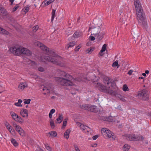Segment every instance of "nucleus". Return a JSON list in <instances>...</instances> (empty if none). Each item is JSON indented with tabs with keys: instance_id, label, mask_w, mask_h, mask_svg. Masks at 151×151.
<instances>
[{
	"instance_id": "obj_1",
	"label": "nucleus",
	"mask_w": 151,
	"mask_h": 151,
	"mask_svg": "<svg viewBox=\"0 0 151 151\" xmlns=\"http://www.w3.org/2000/svg\"><path fill=\"white\" fill-rule=\"evenodd\" d=\"M38 47L47 53L44 56H38V60L45 63H47V62H50L57 65L60 64L61 62L60 61V57L54 52L50 50L48 47L39 41Z\"/></svg>"
},
{
	"instance_id": "obj_2",
	"label": "nucleus",
	"mask_w": 151,
	"mask_h": 151,
	"mask_svg": "<svg viewBox=\"0 0 151 151\" xmlns=\"http://www.w3.org/2000/svg\"><path fill=\"white\" fill-rule=\"evenodd\" d=\"M134 1L139 24L144 29H146L147 27V23L141 3L139 0H134Z\"/></svg>"
},
{
	"instance_id": "obj_3",
	"label": "nucleus",
	"mask_w": 151,
	"mask_h": 151,
	"mask_svg": "<svg viewBox=\"0 0 151 151\" xmlns=\"http://www.w3.org/2000/svg\"><path fill=\"white\" fill-rule=\"evenodd\" d=\"M58 76L61 77H65L66 78H57L56 79L58 83L60 85L67 86H73L74 84L72 82L74 78L70 75L66 73L65 72L60 70H57Z\"/></svg>"
},
{
	"instance_id": "obj_4",
	"label": "nucleus",
	"mask_w": 151,
	"mask_h": 151,
	"mask_svg": "<svg viewBox=\"0 0 151 151\" xmlns=\"http://www.w3.org/2000/svg\"><path fill=\"white\" fill-rule=\"evenodd\" d=\"M10 50L12 53L15 55L19 56L23 54L30 56L32 55L31 51L21 46H15L12 47L10 48Z\"/></svg>"
},
{
	"instance_id": "obj_5",
	"label": "nucleus",
	"mask_w": 151,
	"mask_h": 151,
	"mask_svg": "<svg viewBox=\"0 0 151 151\" xmlns=\"http://www.w3.org/2000/svg\"><path fill=\"white\" fill-rule=\"evenodd\" d=\"M149 93L147 90L144 89L138 93V95L139 97H142V100L147 101L149 99Z\"/></svg>"
},
{
	"instance_id": "obj_6",
	"label": "nucleus",
	"mask_w": 151,
	"mask_h": 151,
	"mask_svg": "<svg viewBox=\"0 0 151 151\" xmlns=\"http://www.w3.org/2000/svg\"><path fill=\"white\" fill-rule=\"evenodd\" d=\"M91 29V33H92L91 35H94L100 32L101 30V28L99 26L94 27L91 25V26L90 27L88 31H89Z\"/></svg>"
},
{
	"instance_id": "obj_7",
	"label": "nucleus",
	"mask_w": 151,
	"mask_h": 151,
	"mask_svg": "<svg viewBox=\"0 0 151 151\" xmlns=\"http://www.w3.org/2000/svg\"><path fill=\"white\" fill-rule=\"evenodd\" d=\"M28 87V84L25 81L20 82L18 87V90L20 91H23L24 89Z\"/></svg>"
},
{
	"instance_id": "obj_8",
	"label": "nucleus",
	"mask_w": 151,
	"mask_h": 151,
	"mask_svg": "<svg viewBox=\"0 0 151 151\" xmlns=\"http://www.w3.org/2000/svg\"><path fill=\"white\" fill-rule=\"evenodd\" d=\"M96 86L98 87L99 90L101 91L106 93L107 92L108 90L106 89V87L101 83H97Z\"/></svg>"
},
{
	"instance_id": "obj_9",
	"label": "nucleus",
	"mask_w": 151,
	"mask_h": 151,
	"mask_svg": "<svg viewBox=\"0 0 151 151\" xmlns=\"http://www.w3.org/2000/svg\"><path fill=\"white\" fill-rule=\"evenodd\" d=\"M105 34L104 32H100L96 35H95L94 36L96 37V39L97 41H100L102 40L104 38Z\"/></svg>"
},
{
	"instance_id": "obj_10",
	"label": "nucleus",
	"mask_w": 151,
	"mask_h": 151,
	"mask_svg": "<svg viewBox=\"0 0 151 151\" xmlns=\"http://www.w3.org/2000/svg\"><path fill=\"white\" fill-rule=\"evenodd\" d=\"M88 108L87 110L90 111L91 112L94 113L98 112V109L97 108V106H91L90 105H88Z\"/></svg>"
},
{
	"instance_id": "obj_11",
	"label": "nucleus",
	"mask_w": 151,
	"mask_h": 151,
	"mask_svg": "<svg viewBox=\"0 0 151 151\" xmlns=\"http://www.w3.org/2000/svg\"><path fill=\"white\" fill-rule=\"evenodd\" d=\"M0 14L3 16H6L7 14L6 10L1 4H0Z\"/></svg>"
},
{
	"instance_id": "obj_12",
	"label": "nucleus",
	"mask_w": 151,
	"mask_h": 151,
	"mask_svg": "<svg viewBox=\"0 0 151 151\" xmlns=\"http://www.w3.org/2000/svg\"><path fill=\"white\" fill-rule=\"evenodd\" d=\"M20 114L23 117H27L28 115V111L26 109H24L20 111Z\"/></svg>"
},
{
	"instance_id": "obj_13",
	"label": "nucleus",
	"mask_w": 151,
	"mask_h": 151,
	"mask_svg": "<svg viewBox=\"0 0 151 151\" xmlns=\"http://www.w3.org/2000/svg\"><path fill=\"white\" fill-rule=\"evenodd\" d=\"M126 139L128 140L134 141V134H127L125 135Z\"/></svg>"
},
{
	"instance_id": "obj_14",
	"label": "nucleus",
	"mask_w": 151,
	"mask_h": 151,
	"mask_svg": "<svg viewBox=\"0 0 151 151\" xmlns=\"http://www.w3.org/2000/svg\"><path fill=\"white\" fill-rule=\"evenodd\" d=\"M134 141H139L143 140L144 139V137L142 135L138 136H136L134 134Z\"/></svg>"
},
{
	"instance_id": "obj_15",
	"label": "nucleus",
	"mask_w": 151,
	"mask_h": 151,
	"mask_svg": "<svg viewBox=\"0 0 151 151\" xmlns=\"http://www.w3.org/2000/svg\"><path fill=\"white\" fill-rule=\"evenodd\" d=\"M63 116L62 114H59L58 117L55 121V122L57 123H60L63 121Z\"/></svg>"
},
{
	"instance_id": "obj_16",
	"label": "nucleus",
	"mask_w": 151,
	"mask_h": 151,
	"mask_svg": "<svg viewBox=\"0 0 151 151\" xmlns=\"http://www.w3.org/2000/svg\"><path fill=\"white\" fill-rule=\"evenodd\" d=\"M10 114L12 118L15 120V121L17 120V115L13 111H11L10 113Z\"/></svg>"
},
{
	"instance_id": "obj_17",
	"label": "nucleus",
	"mask_w": 151,
	"mask_h": 151,
	"mask_svg": "<svg viewBox=\"0 0 151 151\" xmlns=\"http://www.w3.org/2000/svg\"><path fill=\"white\" fill-rule=\"evenodd\" d=\"M0 33L1 34L6 35H8L9 32L6 30L0 27Z\"/></svg>"
},
{
	"instance_id": "obj_18",
	"label": "nucleus",
	"mask_w": 151,
	"mask_h": 151,
	"mask_svg": "<svg viewBox=\"0 0 151 151\" xmlns=\"http://www.w3.org/2000/svg\"><path fill=\"white\" fill-rule=\"evenodd\" d=\"M70 132V129H68L65 131V132L64 133V136H66V138L67 139H68L69 137V135Z\"/></svg>"
},
{
	"instance_id": "obj_19",
	"label": "nucleus",
	"mask_w": 151,
	"mask_h": 151,
	"mask_svg": "<svg viewBox=\"0 0 151 151\" xmlns=\"http://www.w3.org/2000/svg\"><path fill=\"white\" fill-rule=\"evenodd\" d=\"M11 141L12 143L15 147H17L18 146V144L15 139L13 138L11 139Z\"/></svg>"
},
{
	"instance_id": "obj_20",
	"label": "nucleus",
	"mask_w": 151,
	"mask_h": 151,
	"mask_svg": "<svg viewBox=\"0 0 151 151\" xmlns=\"http://www.w3.org/2000/svg\"><path fill=\"white\" fill-rule=\"evenodd\" d=\"M48 134H50L51 136H53L54 137H56L57 135V133L55 131L50 132H48Z\"/></svg>"
},
{
	"instance_id": "obj_21",
	"label": "nucleus",
	"mask_w": 151,
	"mask_h": 151,
	"mask_svg": "<svg viewBox=\"0 0 151 151\" xmlns=\"http://www.w3.org/2000/svg\"><path fill=\"white\" fill-rule=\"evenodd\" d=\"M56 10L53 9L52 10V17L51 19V22L53 21L55 17V11Z\"/></svg>"
},
{
	"instance_id": "obj_22",
	"label": "nucleus",
	"mask_w": 151,
	"mask_h": 151,
	"mask_svg": "<svg viewBox=\"0 0 151 151\" xmlns=\"http://www.w3.org/2000/svg\"><path fill=\"white\" fill-rule=\"evenodd\" d=\"M22 101L21 99H19L18 100V102L15 103L14 104L17 106L22 107V105L21 104V103H22Z\"/></svg>"
},
{
	"instance_id": "obj_23",
	"label": "nucleus",
	"mask_w": 151,
	"mask_h": 151,
	"mask_svg": "<svg viewBox=\"0 0 151 151\" xmlns=\"http://www.w3.org/2000/svg\"><path fill=\"white\" fill-rule=\"evenodd\" d=\"M107 93H108L111 95L115 96L116 94V91H114L112 90H108V91Z\"/></svg>"
},
{
	"instance_id": "obj_24",
	"label": "nucleus",
	"mask_w": 151,
	"mask_h": 151,
	"mask_svg": "<svg viewBox=\"0 0 151 151\" xmlns=\"http://www.w3.org/2000/svg\"><path fill=\"white\" fill-rule=\"evenodd\" d=\"M81 36V34L79 32L77 31L73 35V37L75 38H77Z\"/></svg>"
},
{
	"instance_id": "obj_25",
	"label": "nucleus",
	"mask_w": 151,
	"mask_h": 151,
	"mask_svg": "<svg viewBox=\"0 0 151 151\" xmlns=\"http://www.w3.org/2000/svg\"><path fill=\"white\" fill-rule=\"evenodd\" d=\"M13 126L15 127V129L18 132H19V130H20V129H22L19 125H17L16 124H14Z\"/></svg>"
},
{
	"instance_id": "obj_26",
	"label": "nucleus",
	"mask_w": 151,
	"mask_h": 151,
	"mask_svg": "<svg viewBox=\"0 0 151 151\" xmlns=\"http://www.w3.org/2000/svg\"><path fill=\"white\" fill-rule=\"evenodd\" d=\"M123 147L124 148V151H128L130 148L129 146L127 144H125Z\"/></svg>"
},
{
	"instance_id": "obj_27",
	"label": "nucleus",
	"mask_w": 151,
	"mask_h": 151,
	"mask_svg": "<svg viewBox=\"0 0 151 151\" xmlns=\"http://www.w3.org/2000/svg\"><path fill=\"white\" fill-rule=\"evenodd\" d=\"M17 119L16 121L19 122H24V120L22 118H21L20 116L17 115Z\"/></svg>"
},
{
	"instance_id": "obj_28",
	"label": "nucleus",
	"mask_w": 151,
	"mask_h": 151,
	"mask_svg": "<svg viewBox=\"0 0 151 151\" xmlns=\"http://www.w3.org/2000/svg\"><path fill=\"white\" fill-rule=\"evenodd\" d=\"M107 132L108 133L107 134V137L113 138H114L113 136H114L112 134L113 133H112V132L109 130L108 131H107Z\"/></svg>"
},
{
	"instance_id": "obj_29",
	"label": "nucleus",
	"mask_w": 151,
	"mask_h": 151,
	"mask_svg": "<svg viewBox=\"0 0 151 151\" xmlns=\"http://www.w3.org/2000/svg\"><path fill=\"white\" fill-rule=\"evenodd\" d=\"M80 126L81 127V128L83 129V130H85L86 129H90V128L89 127L87 126H84L83 124H81L80 125Z\"/></svg>"
},
{
	"instance_id": "obj_30",
	"label": "nucleus",
	"mask_w": 151,
	"mask_h": 151,
	"mask_svg": "<svg viewBox=\"0 0 151 151\" xmlns=\"http://www.w3.org/2000/svg\"><path fill=\"white\" fill-rule=\"evenodd\" d=\"M42 90L43 91H46V93H43L44 95H46V93H49L50 91L49 89H48L47 87L44 86Z\"/></svg>"
},
{
	"instance_id": "obj_31",
	"label": "nucleus",
	"mask_w": 151,
	"mask_h": 151,
	"mask_svg": "<svg viewBox=\"0 0 151 151\" xmlns=\"http://www.w3.org/2000/svg\"><path fill=\"white\" fill-rule=\"evenodd\" d=\"M94 50V48L92 47H90L86 50V52L90 54L91 52Z\"/></svg>"
},
{
	"instance_id": "obj_32",
	"label": "nucleus",
	"mask_w": 151,
	"mask_h": 151,
	"mask_svg": "<svg viewBox=\"0 0 151 151\" xmlns=\"http://www.w3.org/2000/svg\"><path fill=\"white\" fill-rule=\"evenodd\" d=\"M18 132L19 134L22 136H23L25 135L24 131L22 129L19 130Z\"/></svg>"
},
{
	"instance_id": "obj_33",
	"label": "nucleus",
	"mask_w": 151,
	"mask_h": 151,
	"mask_svg": "<svg viewBox=\"0 0 151 151\" xmlns=\"http://www.w3.org/2000/svg\"><path fill=\"white\" fill-rule=\"evenodd\" d=\"M50 122L51 127L52 128H54L55 127V125L54 122L52 119H50Z\"/></svg>"
},
{
	"instance_id": "obj_34",
	"label": "nucleus",
	"mask_w": 151,
	"mask_h": 151,
	"mask_svg": "<svg viewBox=\"0 0 151 151\" xmlns=\"http://www.w3.org/2000/svg\"><path fill=\"white\" fill-rule=\"evenodd\" d=\"M107 45L106 44H104L102 46L101 49V52H103L105 51Z\"/></svg>"
},
{
	"instance_id": "obj_35",
	"label": "nucleus",
	"mask_w": 151,
	"mask_h": 151,
	"mask_svg": "<svg viewBox=\"0 0 151 151\" xmlns=\"http://www.w3.org/2000/svg\"><path fill=\"white\" fill-rule=\"evenodd\" d=\"M47 1L46 3H45V6H47L52 2L55 0H46Z\"/></svg>"
},
{
	"instance_id": "obj_36",
	"label": "nucleus",
	"mask_w": 151,
	"mask_h": 151,
	"mask_svg": "<svg viewBox=\"0 0 151 151\" xmlns=\"http://www.w3.org/2000/svg\"><path fill=\"white\" fill-rule=\"evenodd\" d=\"M68 48L73 47L75 45L74 42H72L69 43L68 44Z\"/></svg>"
},
{
	"instance_id": "obj_37",
	"label": "nucleus",
	"mask_w": 151,
	"mask_h": 151,
	"mask_svg": "<svg viewBox=\"0 0 151 151\" xmlns=\"http://www.w3.org/2000/svg\"><path fill=\"white\" fill-rule=\"evenodd\" d=\"M123 90L124 91H126L129 90V88L127 85L126 84L124 85L123 86Z\"/></svg>"
},
{
	"instance_id": "obj_38",
	"label": "nucleus",
	"mask_w": 151,
	"mask_h": 151,
	"mask_svg": "<svg viewBox=\"0 0 151 151\" xmlns=\"http://www.w3.org/2000/svg\"><path fill=\"white\" fill-rule=\"evenodd\" d=\"M6 128L8 129L9 131L11 132V131L12 130V129H13L12 127L9 124H8V125H6Z\"/></svg>"
},
{
	"instance_id": "obj_39",
	"label": "nucleus",
	"mask_w": 151,
	"mask_h": 151,
	"mask_svg": "<svg viewBox=\"0 0 151 151\" xmlns=\"http://www.w3.org/2000/svg\"><path fill=\"white\" fill-rule=\"evenodd\" d=\"M118 65V61L116 60L115 62L113 63L112 64V66L114 67H116Z\"/></svg>"
},
{
	"instance_id": "obj_40",
	"label": "nucleus",
	"mask_w": 151,
	"mask_h": 151,
	"mask_svg": "<svg viewBox=\"0 0 151 151\" xmlns=\"http://www.w3.org/2000/svg\"><path fill=\"white\" fill-rule=\"evenodd\" d=\"M29 6H27L25 9H22V10H24V12L25 14H26L27 12H28L29 10Z\"/></svg>"
},
{
	"instance_id": "obj_41",
	"label": "nucleus",
	"mask_w": 151,
	"mask_h": 151,
	"mask_svg": "<svg viewBox=\"0 0 151 151\" xmlns=\"http://www.w3.org/2000/svg\"><path fill=\"white\" fill-rule=\"evenodd\" d=\"M107 121L110 122H112L114 121L113 118L112 116H109L107 117Z\"/></svg>"
},
{
	"instance_id": "obj_42",
	"label": "nucleus",
	"mask_w": 151,
	"mask_h": 151,
	"mask_svg": "<svg viewBox=\"0 0 151 151\" xmlns=\"http://www.w3.org/2000/svg\"><path fill=\"white\" fill-rule=\"evenodd\" d=\"M19 7V4H17L13 9V10L12 11V12H15L18 8Z\"/></svg>"
},
{
	"instance_id": "obj_43",
	"label": "nucleus",
	"mask_w": 151,
	"mask_h": 151,
	"mask_svg": "<svg viewBox=\"0 0 151 151\" xmlns=\"http://www.w3.org/2000/svg\"><path fill=\"white\" fill-rule=\"evenodd\" d=\"M24 103L25 104H29L30 103L31 99H24Z\"/></svg>"
},
{
	"instance_id": "obj_44",
	"label": "nucleus",
	"mask_w": 151,
	"mask_h": 151,
	"mask_svg": "<svg viewBox=\"0 0 151 151\" xmlns=\"http://www.w3.org/2000/svg\"><path fill=\"white\" fill-rule=\"evenodd\" d=\"M45 148L48 150L51 151L52 150L51 147L49 146L48 144L45 145Z\"/></svg>"
},
{
	"instance_id": "obj_45",
	"label": "nucleus",
	"mask_w": 151,
	"mask_h": 151,
	"mask_svg": "<svg viewBox=\"0 0 151 151\" xmlns=\"http://www.w3.org/2000/svg\"><path fill=\"white\" fill-rule=\"evenodd\" d=\"M81 45H79L78 46L75 48V52L78 51L80 48L81 47Z\"/></svg>"
},
{
	"instance_id": "obj_46",
	"label": "nucleus",
	"mask_w": 151,
	"mask_h": 151,
	"mask_svg": "<svg viewBox=\"0 0 151 151\" xmlns=\"http://www.w3.org/2000/svg\"><path fill=\"white\" fill-rule=\"evenodd\" d=\"M115 96L116 97L118 98H119L120 99H121L123 96L119 94L116 93L115 95Z\"/></svg>"
},
{
	"instance_id": "obj_47",
	"label": "nucleus",
	"mask_w": 151,
	"mask_h": 151,
	"mask_svg": "<svg viewBox=\"0 0 151 151\" xmlns=\"http://www.w3.org/2000/svg\"><path fill=\"white\" fill-rule=\"evenodd\" d=\"M108 130H108L106 128H103L101 130V132L102 133V134H103L105 132L108 131Z\"/></svg>"
},
{
	"instance_id": "obj_48",
	"label": "nucleus",
	"mask_w": 151,
	"mask_h": 151,
	"mask_svg": "<svg viewBox=\"0 0 151 151\" xmlns=\"http://www.w3.org/2000/svg\"><path fill=\"white\" fill-rule=\"evenodd\" d=\"M108 133L107 132V131L106 132H105L103 134H102L104 137L106 138V137H107V134H108Z\"/></svg>"
},
{
	"instance_id": "obj_49",
	"label": "nucleus",
	"mask_w": 151,
	"mask_h": 151,
	"mask_svg": "<svg viewBox=\"0 0 151 151\" xmlns=\"http://www.w3.org/2000/svg\"><path fill=\"white\" fill-rule=\"evenodd\" d=\"M115 108L116 109H117L119 110H120L121 111H122V108L121 107V106L120 105H119L118 106H117L116 107H115Z\"/></svg>"
},
{
	"instance_id": "obj_50",
	"label": "nucleus",
	"mask_w": 151,
	"mask_h": 151,
	"mask_svg": "<svg viewBox=\"0 0 151 151\" xmlns=\"http://www.w3.org/2000/svg\"><path fill=\"white\" fill-rule=\"evenodd\" d=\"M38 29V27L37 26H36L34 27L33 28V30L34 32H35Z\"/></svg>"
},
{
	"instance_id": "obj_51",
	"label": "nucleus",
	"mask_w": 151,
	"mask_h": 151,
	"mask_svg": "<svg viewBox=\"0 0 151 151\" xmlns=\"http://www.w3.org/2000/svg\"><path fill=\"white\" fill-rule=\"evenodd\" d=\"M95 37H95L94 36H90L89 37V38L91 40L93 41L95 39Z\"/></svg>"
},
{
	"instance_id": "obj_52",
	"label": "nucleus",
	"mask_w": 151,
	"mask_h": 151,
	"mask_svg": "<svg viewBox=\"0 0 151 151\" xmlns=\"http://www.w3.org/2000/svg\"><path fill=\"white\" fill-rule=\"evenodd\" d=\"M38 71L40 72H43L44 71V69L43 67H38Z\"/></svg>"
},
{
	"instance_id": "obj_53",
	"label": "nucleus",
	"mask_w": 151,
	"mask_h": 151,
	"mask_svg": "<svg viewBox=\"0 0 151 151\" xmlns=\"http://www.w3.org/2000/svg\"><path fill=\"white\" fill-rule=\"evenodd\" d=\"M88 105H82L83 108L84 109L87 110V108H88Z\"/></svg>"
},
{
	"instance_id": "obj_54",
	"label": "nucleus",
	"mask_w": 151,
	"mask_h": 151,
	"mask_svg": "<svg viewBox=\"0 0 151 151\" xmlns=\"http://www.w3.org/2000/svg\"><path fill=\"white\" fill-rule=\"evenodd\" d=\"M105 80L107 82V84H109V78L108 77H106L104 78Z\"/></svg>"
},
{
	"instance_id": "obj_55",
	"label": "nucleus",
	"mask_w": 151,
	"mask_h": 151,
	"mask_svg": "<svg viewBox=\"0 0 151 151\" xmlns=\"http://www.w3.org/2000/svg\"><path fill=\"white\" fill-rule=\"evenodd\" d=\"M99 136L98 135H96L94 136L93 137V139L94 140H96L98 137Z\"/></svg>"
},
{
	"instance_id": "obj_56",
	"label": "nucleus",
	"mask_w": 151,
	"mask_h": 151,
	"mask_svg": "<svg viewBox=\"0 0 151 151\" xmlns=\"http://www.w3.org/2000/svg\"><path fill=\"white\" fill-rule=\"evenodd\" d=\"M55 110L54 109H52L50 111V113L52 114L55 112Z\"/></svg>"
},
{
	"instance_id": "obj_57",
	"label": "nucleus",
	"mask_w": 151,
	"mask_h": 151,
	"mask_svg": "<svg viewBox=\"0 0 151 151\" xmlns=\"http://www.w3.org/2000/svg\"><path fill=\"white\" fill-rule=\"evenodd\" d=\"M133 70H130L129 71L128 74L129 75H132V73L133 72Z\"/></svg>"
},
{
	"instance_id": "obj_58",
	"label": "nucleus",
	"mask_w": 151,
	"mask_h": 151,
	"mask_svg": "<svg viewBox=\"0 0 151 151\" xmlns=\"http://www.w3.org/2000/svg\"><path fill=\"white\" fill-rule=\"evenodd\" d=\"M67 122H63V127H65L67 124Z\"/></svg>"
},
{
	"instance_id": "obj_59",
	"label": "nucleus",
	"mask_w": 151,
	"mask_h": 151,
	"mask_svg": "<svg viewBox=\"0 0 151 151\" xmlns=\"http://www.w3.org/2000/svg\"><path fill=\"white\" fill-rule=\"evenodd\" d=\"M101 118H102V119L104 121H107V117H106L105 116V117L103 116Z\"/></svg>"
},
{
	"instance_id": "obj_60",
	"label": "nucleus",
	"mask_w": 151,
	"mask_h": 151,
	"mask_svg": "<svg viewBox=\"0 0 151 151\" xmlns=\"http://www.w3.org/2000/svg\"><path fill=\"white\" fill-rule=\"evenodd\" d=\"M120 100L122 101H123V102H125L126 101V100L124 98V96H123V97L120 99Z\"/></svg>"
},
{
	"instance_id": "obj_61",
	"label": "nucleus",
	"mask_w": 151,
	"mask_h": 151,
	"mask_svg": "<svg viewBox=\"0 0 151 151\" xmlns=\"http://www.w3.org/2000/svg\"><path fill=\"white\" fill-rule=\"evenodd\" d=\"M97 144L96 143H94L93 145H91V146L92 147H96L97 146Z\"/></svg>"
},
{
	"instance_id": "obj_62",
	"label": "nucleus",
	"mask_w": 151,
	"mask_h": 151,
	"mask_svg": "<svg viewBox=\"0 0 151 151\" xmlns=\"http://www.w3.org/2000/svg\"><path fill=\"white\" fill-rule=\"evenodd\" d=\"M109 83H111V87H113L114 85H115V83H112L111 81H110Z\"/></svg>"
},
{
	"instance_id": "obj_63",
	"label": "nucleus",
	"mask_w": 151,
	"mask_h": 151,
	"mask_svg": "<svg viewBox=\"0 0 151 151\" xmlns=\"http://www.w3.org/2000/svg\"><path fill=\"white\" fill-rule=\"evenodd\" d=\"M14 1V0H9L10 2H11V5H13V3Z\"/></svg>"
},
{
	"instance_id": "obj_64",
	"label": "nucleus",
	"mask_w": 151,
	"mask_h": 151,
	"mask_svg": "<svg viewBox=\"0 0 151 151\" xmlns=\"http://www.w3.org/2000/svg\"><path fill=\"white\" fill-rule=\"evenodd\" d=\"M49 117L50 119H51L52 117V114L49 113Z\"/></svg>"
}]
</instances>
